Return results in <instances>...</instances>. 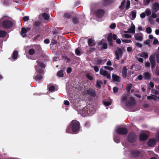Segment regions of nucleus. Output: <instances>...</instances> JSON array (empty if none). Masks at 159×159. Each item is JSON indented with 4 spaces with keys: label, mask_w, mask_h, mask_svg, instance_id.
I'll return each mask as SVG.
<instances>
[{
    "label": "nucleus",
    "mask_w": 159,
    "mask_h": 159,
    "mask_svg": "<svg viewBox=\"0 0 159 159\" xmlns=\"http://www.w3.org/2000/svg\"><path fill=\"white\" fill-rule=\"evenodd\" d=\"M81 126L80 122L76 120H73L71 121L69 125L66 129L67 133L76 134L79 132Z\"/></svg>",
    "instance_id": "f257e3e1"
},
{
    "label": "nucleus",
    "mask_w": 159,
    "mask_h": 159,
    "mask_svg": "<svg viewBox=\"0 0 159 159\" xmlns=\"http://www.w3.org/2000/svg\"><path fill=\"white\" fill-rule=\"evenodd\" d=\"M2 25L4 29H8L12 26L13 25V23L11 20H6L3 21Z\"/></svg>",
    "instance_id": "f03ea898"
},
{
    "label": "nucleus",
    "mask_w": 159,
    "mask_h": 159,
    "mask_svg": "<svg viewBox=\"0 0 159 159\" xmlns=\"http://www.w3.org/2000/svg\"><path fill=\"white\" fill-rule=\"evenodd\" d=\"M137 137L134 132L129 133L127 138V140L129 142L133 143L135 142L137 140Z\"/></svg>",
    "instance_id": "7ed1b4c3"
},
{
    "label": "nucleus",
    "mask_w": 159,
    "mask_h": 159,
    "mask_svg": "<svg viewBox=\"0 0 159 159\" xmlns=\"http://www.w3.org/2000/svg\"><path fill=\"white\" fill-rule=\"evenodd\" d=\"M124 48L123 47L121 49L119 47H117V50L115 52L116 59L117 60L120 59V57H121L122 56L123 52L122 49L124 50Z\"/></svg>",
    "instance_id": "20e7f679"
},
{
    "label": "nucleus",
    "mask_w": 159,
    "mask_h": 159,
    "mask_svg": "<svg viewBox=\"0 0 159 159\" xmlns=\"http://www.w3.org/2000/svg\"><path fill=\"white\" fill-rule=\"evenodd\" d=\"M117 133L120 135H125L128 133V130L125 127H119L116 131Z\"/></svg>",
    "instance_id": "39448f33"
},
{
    "label": "nucleus",
    "mask_w": 159,
    "mask_h": 159,
    "mask_svg": "<svg viewBox=\"0 0 159 159\" xmlns=\"http://www.w3.org/2000/svg\"><path fill=\"white\" fill-rule=\"evenodd\" d=\"M135 101L132 97H130L129 100L125 102L126 105L129 107H131L134 105L135 104Z\"/></svg>",
    "instance_id": "423d86ee"
},
{
    "label": "nucleus",
    "mask_w": 159,
    "mask_h": 159,
    "mask_svg": "<svg viewBox=\"0 0 159 159\" xmlns=\"http://www.w3.org/2000/svg\"><path fill=\"white\" fill-rule=\"evenodd\" d=\"M100 75L106 77L108 79L110 80L111 77L110 74L108 73V72L106 70H103L102 68H101L100 70Z\"/></svg>",
    "instance_id": "0eeeda50"
},
{
    "label": "nucleus",
    "mask_w": 159,
    "mask_h": 159,
    "mask_svg": "<svg viewBox=\"0 0 159 159\" xmlns=\"http://www.w3.org/2000/svg\"><path fill=\"white\" fill-rule=\"evenodd\" d=\"M86 92L88 95L93 97H95L97 95L95 91L92 88H90L88 89H87Z\"/></svg>",
    "instance_id": "6e6552de"
},
{
    "label": "nucleus",
    "mask_w": 159,
    "mask_h": 159,
    "mask_svg": "<svg viewBox=\"0 0 159 159\" xmlns=\"http://www.w3.org/2000/svg\"><path fill=\"white\" fill-rule=\"evenodd\" d=\"M149 60L151 64V69L153 70L155 67L156 64L154 56L151 55L149 58Z\"/></svg>",
    "instance_id": "1a4fd4ad"
},
{
    "label": "nucleus",
    "mask_w": 159,
    "mask_h": 159,
    "mask_svg": "<svg viewBox=\"0 0 159 159\" xmlns=\"http://www.w3.org/2000/svg\"><path fill=\"white\" fill-rule=\"evenodd\" d=\"M105 11L104 10L102 9H99L96 11L95 12V15L97 17L101 18L104 15Z\"/></svg>",
    "instance_id": "9d476101"
},
{
    "label": "nucleus",
    "mask_w": 159,
    "mask_h": 159,
    "mask_svg": "<svg viewBox=\"0 0 159 159\" xmlns=\"http://www.w3.org/2000/svg\"><path fill=\"white\" fill-rule=\"evenodd\" d=\"M152 11L157 12L159 11V3L158 2H154L152 4Z\"/></svg>",
    "instance_id": "9b49d317"
},
{
    "label": "nucleus",
    "mask_w": 159,
    "mask_h": 159,
    "mask_svg": "<svg viewBox=\"0 0 159 159\" xmlns=\"http://www.w3.org/2000/svg\"><path fill=\"white\" fill-rule=\"evenodd\" d=\"M143 78L144 80H149L151 79V75L148 72H146L143 73Z\"/></svg>",
    "instance_id": "f8f14e48"
},
{
    "label": "nucleus",
    "mask_w": 159,
    "mask_h": 159,
    "mask_svg": "<svg viewBox=\"0 0 159 159\" xmlns=\"http://www.w3.org/2000/svg\"><path fill=\"white\" fill-rule=\"evenodd\" d=\"M156 140L154 139H149L148 142V145L149 146L152 147L154 146L156 143Z\"/></svg>",
    "instance_id": "ddd939ff"
},
{
    "label": "nucleus",
    "mask_w": 159,
    "mask_h": 159,
    "mask_svg": "<svg viewBox=\"0 0 159 159\" xmlns=\"http://www.w3.org/2000/svg\"><path fill=\"white\" fill-rule=\"evenodd\" d=\"M148 137V135L146 134L142 133L140 134L139 138L140 141H143L146 140Z\"/></svg>",
    "instance_id": "4468645a"
},
{
    "label": "nucleus",
    "mask_w": 159,
    "mask_h": 159,
    "mask_svg": "<svg viewBox=\"0 0 159 159\" xmlns=\"http://www.w3.org/2000/svg\"><path fill=\"white\" fill-rule=\"evenodd\" d=\"M107 60L106 59L102 60V59L99 58L98 57H97L95 59V61L97 62L98 64H103Z\"/></svg>",
    "instance_id": "2eb2a0df"
},
{
    "label": "nucleus",
    "mask_w": 159,
    "mask_h": 159,
    "mask_svg": "<svg viewBox=\"0 0 159 159\" xmlns=\"http://www.w3.org/2000/svg\"><path fill=\"white\" fill-rule=\"evenodd\" d=\"M135 39L139 41H142L143 40V38L142 34L141 33L136 34L134 35Z\"/></svg>",
    "instance_id": "dca6fc26"
},
{
    "label": "nucleus",
    "mask_w": 159,
    "mask_h": 159,
    "mask_svg": "<svg viewBox=\"0 0 159 159\" xmlns=\"http://www.w3.org/2000/svg\"><path fill=\"white\" fill-rule=\"evenodd\" d=\"M127 69L125 66L123 67L122 70V75L123 78H125L127 76Z\"/></svg>",
    "instance_id": "f3484780"
},
{
    "label": "nucleus",
    "mask_w": 159,
    "mask_h": 159,
    "mask_svg": "<svg viewBox=\"0 0 159 159\" xmlns=\"http://www.w3.org/2000/svg\"><path fill=\"white\" fill-rule=\"evenodd\" d=\"M131 154L132 156L136 157L139 156L140 154V152L138 150H134L132 151L131 152Z\"/></svg>",
    "instance_id": "a211bd4d"
},
{
    "label": "nucleus",
    "mask_w": 159,
    "mask_h": 159,
    "mask_svg": "<svg viewBox=\"0 0 159 159\" xmlns=\"http://www.w3.org/2000/svg\"><path fill=\"white\" fill-rule=\"evenodd\" d=\"M112 78L113 80L117 82H119L120 81V77L117 75L113 74H112Z\"/></svg>",
    "instance_id": "6ab92c4d"
},
{
    "label": "nucleus",
    "mask_w": 159,
    "mask_h": 159,
    "mask_svg": "<svg viewBox=\"0 0 159 159\" xmlns=\"http://www.w3.org/2000/svg\"><path fill=\"white\" fill-rule=\"evenodd\" d=\"M128 33L134 34L135 32V25L133 24L131 26L130 28L128 29Z\"/></svg>",
    "instance_id": "aec40b11"
},
{
    "label": "nucleus",
    "mask_w": 159,
    "mask_h": 159,
    "mask_svg": "<svg viewBox=\"0 0 159 159\" xmlns=\"http://www.w3.org/2000/svg\"><path fill=\"white\" fill-rule=\"evenodd\" d=\"M79 17L75 16L73 18L72 21L75 24H77L79 22Z\"/></svg>",
    "instance_id": "412c9836"
},
{
    "label": "nucleus",
    "mask_w": 159,
    "mask_h": 159,
    "mask_svg": "<svg viewBox=\"0 0 159 159\" xmlns=\"http://www.w3.org/2000/svg\"><path fill=\"white\" fill-rule=\"evenodd\" d=\"M27 31L28 30L25 28L23 27L22 28L21 31V34L23 37L26 36V34H25V35L23 34H26Z\"/></svg>",
    "instance_id": "4be33fe9"
},
{
    "label": "nucleus",
    "mask_w": 159,
    "mask_h": 159,
    "mask_svg": "<svg viewBox=\"0 0 159 159\" xmlns=\"http://www.w3.org/2000/svg\"><path fill=\"white\" fill-rule=\"evenodd\" d=\"M64 70H61L58 71L57 73V75L59 77H62L64 76L63 74Z\"/></svg>",
    "instance_id": "5701e85b"
},
{
    "label": "nucleus",
    "mask_w": 159,
    "mask_h": 159,
    "mask_svg": "<svg viewBox=\"0 0 159 159\" xmlns=\"http://www.w3.org/2000/svg\"><path fill=\"white\" fill-rule=\"evenodd\" d=\"M88 43L89 46H93L95 45V43L91 39H88Z\"/></svg>",
    "instance_id": "b1692460"
},
{
    "label": "nucleus",
    "mask_w": 159,
    "mask_h": 159,
    "mask_svg": "<svg viewBox=\"0 0 159 159\" xmlns=\"http://www.w3.org/2000/svg\"><path fill=\"white\" fill-rule=\"evenodd\" d=\"M152 96H148L147 98V99L148 100H150L151 99H153L154 101H156L157 100V97L155 95H151Z\"/></svg>",
    "instance_id": "393cba45"
},
{
    "label": "nucleus",
    "mask_w": 159,
    "mask_h": 159,
    "mask_svg": "<svg viewBox=\"0 0 159 159\" xmlns=\"http://www.w3.org/2000/svg\"><path fill=\"white\" fill-rule=\"evenodd\" d=\"M6 32L4 30H0V38H4L6 35Z\"/></svg>",
    "instance_id": "a878e982"
},
{
    "label": "nucleus",
    "mask_w": 159,
    "mask_h": 159,
    "mask_svg": "<svg viewBox=\"0 0 159 159\" xmlns=\"http://www.w3.org/2000/svg\"><path fill=\"white\" fill-rule=\"evenodd\" d=\"M41 24V22L40 21L37 20L34 23V25L36 27H38L40 26Z\"/></svg>",
    "instance_id": "bb28decb"
},
{
    "label": "nucleus",
    "mask_w": 159,
    "mask_h": 159,
    "mask_svg": "<svg viewBox=\"0 0 159 159\" xmlns=\"http://www.w3.org/2000/svg\"><path fill=\"white\" fill-rule=\"evenodd\" d=\"M107 40L108 42H111L112 41V33H110L107 36Z\"/></svg>",
    "instance_id": "cd10ccee"
},
{
    "label": "nucleus",
    "mask_w": 159,
    "mask_h": 159,
    "mask_svg": "<svg viewBox=\"0 0 159 159\" xmlns=\"http://www.w3.org/2000/svg\"><path fill=\"white\" fill-rule=\"evenodd\" d=\"M43 76L42 75L40 74H37V75L34 78V79L36 80H40L42 79Z\"/></svg>",
    "instance_id": "c85d7f7f"
},
{
    "label": "nucleus",
    "mask_w": 159,
    "mask_h": 159,
    "mask_svg": "<svg viewBox=\"0 0 159 159\" xmlns=\"http://www.w3.org/2000/svg\"><path fill=\"white\" fill-rule=\"evenodd\" d=\"M132 17L133 19H134L136 16V10H135L132 11L131 12Z\"/></svg>",
    "instance_id": "c756f323"
},
{
    "label": "nucleus",
    "mask_w": 159,
    "mask_h": 159,
    "mask_svg": "<svg viewBox=\"0 0 159 159\" xmlns=\"http://www.w3.org/2000/svg\"><path fill=\"white\" fill-rule=\"evenodd\" d=\"M18 55V52L17 51H14L12 54V58L13 59H16L17 58Z\"/></svg>",
    "instance_id": "7c9ffc66"
},
{
    "label": "nucleus",
    "mask_w": 159,
    "mask_h": 159,
    "mask_svg": "<svg viewBox=\"0 0 159 159\" xmlns=\"http://www.w3.org/2000/svg\"><path fill=\"white\" fill-rule=\"evenodd\" d=\"M100 84H102V81H99L98 80H97L96 84V86L98 89H100L101 88V85Z\"/></svg>",
    "instance_id": "2f4dec72"
},
{
    "label": "nucleus",
    "mask_w": 159,
    "mask_h": 159,
    "mask_svg": "<svg viewBox=\"0 0 159 159\" xmlns=\"http://www.w3.org/2000/svg\"><path fill=\"white\" fill-rule=\"evenodd\" d=\"M36 62L39 66L42 68H45V66L43 63L40 62L39 60H37Z\"/></svg>",
    "instance_id": "473e14b6"
},
{
    "label": "nucleus",
    "mask_w": 159,
    "mask_h": 159,
    "mask_svg": "<svg viewBox=\"0 0 159 159\" xmlns=\"http://www.w3.org/2000/svg\"><path fill=\"white\" fill-rule=\"evenodd\" d=\"M140 56L144 58H147L148 57V55L147 52H143L140 55Z\"/></svg>",
    "instance_id": "72a5a7b5"
},
{
    "label": "nucleus",
    "mask_w": 159,
    "mask_h": 159,
    "mask_svg": "<svg viewBox=\"0 0 159 159\" xmlns=\"http://www.w3.org/2000/svg\"><path fill=\"white\" fill-rule=\"evenodd\" d=\"M35 53V50L34 48H31L29 50L28 53L30 55H34Z\"/></svg>",
    "instance_id": "f704fd0d"
},
{
    "label": "nucleus",
    "mask_w": 159,
    "mask_h": 159,
    "mask_svg": "<svg viewBox=\"0 0 159 159\" xmlns=\"http://www.w3.org/2000/svg\"><path fill=\"white\" fill-rule=\"evenodd\" d=\"M42 16L45 20H48L49 18L48 15L46 13H43L42 14Z\"/></svg>",
    "instance_id": "c9c22d12"
},
{
    "label": "nucleus",
    "mask_w": 159,
    "mask_h": 159,
    "mask_svg": "<svg viewBox=\"0 0 159 159\" xmlns=\"http://www.w3.org/2000/svg\"><path fill=\"white\" fill-rule=\"evenodd\" d=\"M125 1H123L121 4L120 6L119 7V8L121 10H123L124 8Z\"/></svg>",
    "instance_id": "e433bc0d"
},
{
    "label": "nucleus",
    "mask_w": 159,
    "mask_h": 159,
    "mask_svg": "<svg viewBox=\"0 0 159 159\" xmlns=\"http://www.w3.org/2000/svg\"><path fill=\"white\" fill-rule=\"evenodd\" d=\"M130 2L129 0H128L127 1L126 5L125 7V10H127L130 7Z\"/></svg>",
    "instance_id": "4c0bfd02"
},
{
    "label": "nucleus",
    "mask_w": 159,
    "mask_h": 159,
    "mask_svg": "<svg viewBox=\"0 0 159 159\" xmlns=\"http://www.w3.org/2000/svg\"><path fill=\"white\" fill-rule=\"evenodd\" d=\"M148 21L151 25H154L155 24L154 20L151 17H149Z\"/></svg>",
    "instance_id": "58836bf2"
},
{
    "label": "nucleus",
    "mask_w": 159,
    "mask_h": 159,
    "mask_svg": "<svg viewBox=\"0 0 159 159\" xmlns=\"http://www.w3.org/2000/svg\"><path fill=\"white\" fill-rule=\"evenodd\" d=\"M110 3V0H104L103 1V5L107 6Z\"/></svg>",
    "instance_id": "ea45409f"
},
{
    "label": "nucleus",
    "mask_w": 159,
    "mask_h": 159,
    "mask_svg": "<svg viewBox=\"0 0 159 159\" xmlns=\"http://www.w3.org/2000/svg\"><path fill=\"white\" fill-rule=\"evenodd\" d=\"M152 29L150 27H147L146 29V32L148 34H150L152 32Z\"/></svg>",
    "instance_id": "a19ab883"
},
{
    "label": "nucleus",
    "mask_w": 159,
    "mask_h": 159,
    "mask_svg": "<svg viewBox=\"0 0 159 159\" xmlns=\"http://www.w3.org/2000/svg\"><path fill=\"white\" fill-rule=\"evenodd\" d=\"M132 85L131 84H129L126 87V90L128 91V92H129L130 91L131 88H132Z\"/></svg>",
    "instance_id": "79ce46f5"
},
{
    "label": "nucleus",
    "mask_w": 159,
    "mask_h": 159,
    "mask_svg": "<svg viewBox=\"0 0 159 159\" xmlns=\"http://www.w3.org/2000/svg\"><path fill=\"white\" fill-rule=\"evenodd\" d=\"M104 68L105 69L111 71L113 70H114V68L112 67L108 66H104Z\"/></svg>",
    "instance_id": "37998d69"
},
{
    "label": "nucleus",
    "mask_w": 159,
    "mask_h": 159,
    "mask_svg": "<svg viewBox=\"0 0 159 159\" xmlns=\"http://www.w3.org/2000/svg\"><path fill=\"white\" fill-rule=\"evenodd\" d=\"M114 141L117 143H118L120 142V139L118 138L117 137L115 136L113 138Z\"/></svg>",
    "instance_id": "c03bdc74"
},
{
    "label": "nucleus",
    "mask_w": 159,
    "mask_h": 159,
    "mask_svg": "<svg viewBox=\"0 0 159 159\" xmlns=\"http://www.w3.org/2000/svg\"><path fill=\"white\" fill-rule=\"evenodd\" d=\"M75 53L76 55L80 56L81 55L80 51L78 48L76 49L75 51Z\"/></svg>",
    "instance_id": "a18cd8bd"
},
{
    "label": "nucleus",
    "mask_w": 159,
    "mask_h": 159,
    "mask_svg": "<svg viewBox=\"0 0 159 159\" xmlns=\"http://www.w3.org/2000/svg\"><path fill=\"white\" fill-rule=\"evenodd\" d=\"M95 49H96V48H91L89 50H87V52L88 53L90 54L91 52H92L94 50H95Z\"/></svg>",
    "instance_id": "49530a36"
},
{
    "label": "nucleus",
    "mask_w": 159,
    "mask_h": 159,
    "mask_svg": "<svg viewBox=\"0 0 159 159\" xmlns=\"http://www.w3.org/2000/svg\"><path fill=\"white\" fill-rule=\"evenodd\" d=\"M86 77L89 80H93V77L92 76L90 75L89 74H87L86 75Z\"/></svg>",
    "instance_id": "de8ad7c7"
},
{
    "label": "nucleus",
    "mask_w": 159,
    "mask_h": 159,
    "mask_svg": "<svg viewBox=\"0 0 159 159\" xmlns=\"http://www.w3.org/2000/svg\"><path fill=\"white\" fill-rule=\"evenodd\" d=\"M3 3L4 5L7 6L10 4V0H4Z\"/></svg>",
    "instance_id": "09e8293b"
},
{
    "label": "nucleus",
    "mask_w": 159,
    "mask_h": 159,
    "mask_svg": "<svg viewBox=\"0 0 159 159\" xmlns=\"http://www.w3.org/2000/svg\"><path fill=\"white\" fill-rule=\"evenodd\" d=\"M145 12L147 16H149L151 14V12L148 9H146Z\"/></svg>",
    "instance_id": "8fccbe9b"
},
{
    "label": "nucleus",
    "mask_w": 159,
    "mask_h": 159,
    "mask_svg": "<svg viewBox=\"0 0 159 159\" xmlns=\"http://www.w3.org/2000/svg\"><path fill=\"white\" fill-rule=\"evenodd\" d=\"M103 104L105 106H109L111 104V103L109 101H105L103 102Z\"/></svg>",
    "instance_id": "3c124183"
},
{
    "label": "nucleus",
    "mask_w": 159,
    "mask_h": 159,
    "mask_svg": "<svg viewBox=\"0 0 159 159\" xmlns=\"http://www.w3.org/2000/svg\"><path fill=\"white\" fill-rule=\"evenodd\" d=\"M55 89V87L54 86H51L49 88V90L50 92L54 91Z\"/></svg>",
    "instance_id": "603ef678"
},
{
    "label": "nucleus",
    "mask_w": 159,
    "mask_h": 159,
    "mask_svg": "<svg viewBox=\"0 0 159 159\" xmlns=\"http://www.w3.org/2000/svg\"><path fill=\"white\" fill-rule=\"evenodd\" d=\"M84 125L86 127H89L90 125V122L89 121H86Z\"/></svg>",
    "instance_id": "864d4df0"
},
{
    "label": "nucleus",
    "mask_w": 159,
    "mask_h": 159,
    "mask_svg": "<svg viewBox=\"0 0 159 159\" xmlns=\"http://www.w3.org/2000/svg\"><path fill=\"white\" fill-rule=\"evenodd\" d=\"M36 70H37L36 69ZM37 72H38L39 74H40L42 75L43 74V71L41 69H40L38 70V71H37Z\"/></svg>",
    "instance_id": "5fc2aeb1"
},
{
    "label": "nucleus",
    "mask_w": 159,
    "mask_h": 159,
    "mask_svg": "<svg viewBox=\"0 0 159 159\" xmlns=\"http://www.w3.org/2000/svg\"><path fill=\"white\" fill-rule=\"evenodd\" d=\"M155 12H152L150 17L152 18H155L157 17V15L155 13Z\"/></svg>",
    "instance_id": "6e6d98bb"
},
{
    "label": "nucleus",
    "mask_w": 159,
    "mask_h": 159,
    "mask_svg": "<svg viewBox=\"0 0 159 159\" xmlns=\"http://www.w3.org/2000/svg\"><path fill=\"white\" fill-rule=\"evenodd\" d=\"M23 20L25 21H27L29 20V17L27 16H25L23 17Z\"/></svg>",
    "instance_id": "4d7b16f0"
},
{
    "label": "nucleus",
    "mask_w": 159,
    "mask_h": 159,
    "mask_svg": "<svg viewBox=\"0 0 159 159\" xmlns=\"http://www.w3.org/2000/svg\"><path fill=\"white\" fill-rule=\"evenodd\" d=\"M113 91L114 93H116L118 92V88L116 87H114L113 89Z\"/></svg>",
    "instance_id": "13d9d810"
},
{
    "label": "nucleus",
    "mask_w": 159,
    "mask_h": 159,
    "mask_svg": "<svg viewBox=\"0 0 159 159\" xmlns=\"http://www.w3.org/2000/svg\"><path fill=\"white\" fill-rule=\"evenodd\" d=\"M122 41L125 43H131L132 42V41L131 40L128 39L122 40Z\"/></svg>",
    "instance_id": "bf43d9fd"
},
{
    "label": "nucleus",
    "mask_w": 159,
    "mask_h": 159,
    "mask_svg": "<svg viewBox=\"0 0 159 159\" xmlns=\"http://www.w3.org/2000/svg\"><path fill=\"white\" fill-rule=\"evenodd\" d=\"M157 44H159V41L157 39H155L153 40V44L155 45Z\"/></svg>",
    "instance_id": "052dcab7"
},
{
    "label": "nucleus",
    "mask_w": 159,
    "mask_h": 159,
    "mask_svg": "<svg viewBox=\"0 0 159 159\" xmlns=\"http://www.w3.org/2000/svg\"><path fill=\"white\" fill-rule=\"evenodd\" d=\"M150 40L149 39H148L147 40H146L145 41H144V44H146L148 45L149 46L150 45Z\"/></svg>",
    "instance_id": "680f3d73"
},
{
    "label": "nucleus",
    "mask_w": 159,
    "mask_h": 159,
    "mask_svg": "<svg viewBox=\"0 0 159 159\" xmlns=\"http://www.w3.org/2000/svg\"><path fill=\"white\" fill-rule=\"evenodd\" d=\"M64 16L67 19L69 18L70 17V15L68 13H66L64 14Z\"/></svg>",
    "instance_id": "e2e57ef3"
},
{
    "label": "nucleus",
    "mask_w": 159,
    "mask_h": 159,
    "mask_svg": "<svg viewBox=\"0 0 159 159\" xmlns=\"http://www.w3.org/2000/svg\"><path fill=\"white\" fill-rule=\"evenodd\" d=\"M125 37L126 38L130 39L131 38V36L130 34H124Z\"/></svg>",
    "instance_id": "0e129e2a"
},
{
    "label": "nucleus",
    "mask_w": 159,
    "mask_h": 159,
    "mask_svg": "<svg viewBox=\"0 0 159 159\" xmlns=\"http://www.w3.org/2000/svg\"><path fill=\"white\" fill-rule=\"evenodd\" d=\"M156 60L157 63H159V53L156 54Z\"/></svg>",
    "instance_id": "69168bd1"
},
{
    "label": "nucleus",
    "mask_w": 159,
    "mask_h": 159,
    "mask_svg": "<svg viewBox=\"0 0 159 159\" xmlns=\"http://www.w3.org/2000/svg\"><path fill=\"white\" fill-rule=\"evenodd\" d=\"M155 137L157 141L159 142V131L157 132Z\"/></svg>",
    "instance_id": "338daca9"
},
{
    "label": "nucleus",
    "mask_w": 159,
    "mask_h": 159,
    "mask_svg": "<svg viewBox=\"0 0 159 159\" xmlns=\"http://www.w3.org/2000/svg\"><path fill=\"white\" fill-rule=\"evenodd\" d=\"M116 26V24L115 23H113L111 24L110 26V28L111 29H114L115 28Z\"/></svg>",
    "instance_id": "774afa93"
}]
</instances>
